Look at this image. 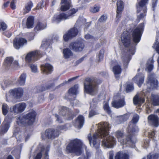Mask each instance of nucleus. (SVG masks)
Instances as JSON below:
<instances>
[{"instance_id":"de8ad7c7","label":"nucleus","mask_w":159,"mask_h":159,"mask_svg":"<svg viewBox=\"0 0 159 159\" xmlns=\"http://www.w3.org/2000/svg\"><path fill=\"white\" fill-rule=\"evenodd\" d=\"M52 85H51L48 86H47L46 85H44L41 86L40 87H38L37 88L38 91L37 92V93L40 92H42L43 91L49 89L52 86Z\"/></svg>"},{"instance_id":"1a4fd4ad","label":"nucleus","mask_w":159,"mask_h":159,"mask_svg":"<svg viewBox=\"0 0 159 159\" xmlns=\"http://www.w3.org/2000/svg\"><path fill=\"white\" fill-rule=\"evenodd\" d=\"M128 136L126 137V139L124 140L123 137V134L120 130L117 131L116 133V135L118 141L120 142L121 145L129 144L131 147L134 148L135 146L134 144L136 141V138L134 137L133 133L129 132Z\"/></svg>"},{"instance_id":"e2e57ef3","label":"nucleus","mask_w":159,"mask_h":159,"mask_svg":"<svg viewBox=\"0 0 159 159\" xmlns=\"http://www.w3.org/2000/svg\"><path fill=\"white\" fill-rule=\"evenodd\" d=\"M149 140L148 139L145 140L143 147L144 148H147L149 146Z\"/></svg>"},{"instance_id":"69168bd1","label":"nucleus","mask_w":159,"mask_h":159,"mask_svg":"<svg viewBox=\"0 0 159 159\" xmlns=\"http://www.w3.org/2000/svg\"><path fill=\"white\" fill-rule=\"evenodd\" d=\"M43 7V2H40L37 5V8L38 9L42 8Z\"/></svg>"},{"instance_id":"052dcab7","label":"nucleus","mask_w":159,"mask_h":159,"mask_svg":"<svg viewBox=\"0 0 159 159\" xmlns=\"http://www.w3.org/2000/svg\"><path fill=\"white\" fill-rule=\"evenodd\" d=\"M157 0H153L152 1V8L154 11L155 10V8L157 6Z\"/></svg>"},{"instance_id":"8fccbe9b","label":"nucleus","mask_w":159,"mask_h":159,"mask_svg":"<svg viewBox=\"0 0 159 159\" xmlns=\"http://www.w3.org/2000/svg\"><path fill=\"white\" fill-rule=\"evenodd\" d=\"M104 52V51L103 49H102L100 50L99 53L97 56V57L98 58V61H101L103 59Z\"/></svg>"},{"instance_id":"a211bd4d","label":"nucleus","mask_w":159,"mask_h":159,"mask_svg":"<svg viewBox=\"0 0 159 159\" xmlns=\"http://www.w3.org/2000/svg\"><path fill=\"white\" fill-rule=\"evenodd\" d=\"M26 107L25 103L21 102L16 104L13 106L11 107L10 108V111L16 114L20 113L23 112Z\"/></svg>"},{"instance_id":"680f3d73","label":"nucleus","mask_w":159,"mask_h":159,"mask_svg":"<svg viewBox=\"0 0 159 159\" xmlns=\"http://www.w3.org/2000/svg\"><path fill=\"white\" fill-rule=\"evenodd\" d=\"M107 19V17L106 16L103 15L101 16L100 18L98 20L100 22H103L105 21Z\"/></svg>"},{"instance_id":"c756f323","label":"nucleus","mask_w":159,"mask_h":159,"mask_svg":"<svg viewBox=\"0 0 159 159\" xmlns=\"http://www.w3.org/2000/svg\"><path fill=\"white\" fill-rule=\"evenodd\" d=\"M23 146L22 144H21L18 147L17 149L14 150L12 152V154L15 155L16 159H19L20 157V153Z\"/></svg>"},{"instance_id":"72a5a7b5","label":"nucleus","mask_w":159,"mask_h":159,"mask_svg":"<svg viewBox=\"0 0 159 159\" xmlns=\"http://www.w3.org/2000/svg\"><path fill=\"white\" fill-rule=\"evenodd\" d=\"M63 56L65 59H68L73 56V54L72 52L68 48L63 49Z\"/></svg>"},{"instance_id":"4c0bfd02","label":"nucleus","mask_w":159,"mask_h":159,"mask_svg":"<svg viewBox=\"0 0 159 159\" xmlns=\"http://www.w3.org/2000/svg\"><path fill=\"white\" fill-rule=\"evenodd\" d=\"M34 18L32 16H29L27 19L26 25L28 28H31L33 27Z\"/></svg>"},{"instance_id":"f03ea898","label":"nucleus","mask_w":159,"mask_h":159,"mask_svg":"<svg viewBox=\"0 0 159 159\" xmlns=\"http://www.w3.org/2000/svg\"><path fill=\"white\" fill-rule=\"evenodd\" d=\"M144 27V23L140 24L138 27L133 31L132 35L134 43H131V37L128 32H124L121 35V39L122 43L124 46L129 48L128 52L129 54L132 55L134 54L135 46L140 40ZM131 57L132 56L130 54L126 55L124 56H122V60L125 68L127 67Z\"/></svg>"},{"instance_id":"6e6d98bb","label":"nucleus","mask_w":159,"mask_h":159,"mask_svg":"<svg viewBox=\"0 0 159 159\" xmlns=\"http://www.w3.org/2000/svg\"><path fill=\"white\" fill-rule=\"evenodd\" d=\"M7 28L6 24L4 22L0 21V30H5Z\"/></svg>"},{"instance_id":"dca6fc26","label":"nucleus","mask_w":159,"mask_h":159,"mask_svg":"<svg viewBox=\"0 0 159 159\" xmlns=\"http://www.w3.org/2000/svg\"><path fill=\"white\" fill-rule=\"evenodd\" d=\"M59 135V132L52 129H47L44 133H42L41 137L43 139L46 138L53 139L57 137Z\"/></svg>"},{"instance_id":"7c9ffc66","label":"nucleus","mask_w":159,"mask_h":159,"mask_svg":"<svg viewBox=\"0 0 159 159\" xmlns=\"http://www.w3.org/2000/svg\"><path fill=\"white\" fill-rule=\"evenodd\" d=\"M112 71L115 75L116 78L117 79H118L119 75L121 72V68L120 66L118 65H116L113 67Z\"/></svg>"},{"instance_id":"c9c22d12","label":"nucleus","mask_w":159,"mask_h":159,"mask_svg":"<svg viewBox=\"0 0 159 159\" xmlns=\"http://www.w3.org/2000/svg\"><path fill=\"white\" fill-rule=\"evenodd\" d=\"M33 6V4L32 2L30 1L26 3L25 8L23 9V13L24 14H25L28 13L31 10V8Z\"/></svg>"},{"instance_id":"79ce46f5","label":"nucleus","mask_w":159,"mask_h":159,"mask_svg":"<svg viewBox=\"0 0 159 159\" xmlns=\"http://www.w3.org/2000/svg\"><path fill=\"white\" fill-rule=\"evenodd\" d=\"M78 85L77 84L75 85L72 87L68 90L69 93L73 95H76L78 92Z\"/></svg>"},{"instance_id":"c03bdc74","label":"nucleus","mask_w":159,"mask_h":159,"mask_svg":"<svg viewBox=\"0 0 159 159\" xmlns=\"http://www.w3.org/2000/svg\"><path fill=\"white\" fill-rule=\"evenodd\" d=\"M154 61L153 59H149L148 63V66L146 69V70H147L149 72H151L153 68V63Z\"/></svg>"},{"instance_id":"ea45409f","label":"nucleus","mask_w":159,"mask_h":159,"mask_svg":"<svg viewBox=\"0 0 159 159\" xmlns=\"http://www.w3.org/2000/svg\"><path fill=\"white\" fill-rule=\"evenodd\" d=\"M46 25L45 22H38L34 29L37 30H42L46 28Z\"/></svg>"},{"instance_id":"7ed1b4c3","label":"nucleus","mask_w":159,"mask_h":159,"mask_svg":"<svg viewBox=\"0 0 159 159\" xmlns=\"http://www.w3.org/2000/svg\"><path fill=\"white\" fill-rule=\"evenodd\" d=\"M158 82L154 73L150 74L148 75V81L145 86H149L146 89L143 90L139 94H137L134 98L133 101L134 105H141L144 103L146 98L148 99V96L149 95L150 91L151 89L157 88L158 85Z\"/></svg>"},{"instance_id":"4468645a","label":"nucleus","mask_w":159,"mask_h":159,"mask_svg":"<svg viewBox=\"0 0 159 159\" xmlns=\"http://www.w3.org/2000/svg\"><path fill=\"white\" fill-rule=\"evenodd\" d=\"M4 66L7 69L16 70L20 67L18 61H14L13 58L11 57L6 58L4 60Z\"/></svg>"},{"instance_id":"cd10ccee","label":"nucleus","mask_w":159,"mask_h":159,"mask_svg":"<svg viewBox=\"0 0 159 159\" xmlns=\"http://www.w3.org/2000/svg\"><path fill=\"white\" fill-rule=\"evenodd\" d=\"M26 75L25 73H22L19 76L16 81V84L20 86H24L25 83Z\"/></svg>"},{"instance_id":"4be33fe9","label":"nucleus","mask_w":159,"mask_h":159,"mask_svg":"<svg viewBox=\"0 0 159 159\" xmlns=\"http://www.w3.org/2000/svg\"><path fill=\"white\" fill-rule=\"evenodd\" d=\"M148 122L151 125L155 127L159 125V118L156 115L151 114L148 118Z\"/></svg>"},{"instance_id":"393cba45","label":"nucleus","mask_w":159,"mask_h":159,"mask_svg":"<svg viewBox=\"0 0 159 159\" xmlns=\"http://www.w3.org/2000/svg\"><path fill=\"white\" fill-rule=\"evenodd\" d=\"M84 117L82 115H80L77 118L74 125L75 127L80 129L84 125Z\"/></svg>"},{"instance_id":"2f4dec72","label":"nucleus","mask_w":159,"mask_h":159,"mask_svg":"<svg viewBox=\"0 0 159 159\" xmlns=\"http://www.w3.org/2000/svg\"><path fill=\"white\" fill-rule=\"evenodd\" d=\"M10 126L9 123L4 121L2 125V127L0 130L1 133L4 134L7 132Z\"/></svg>"},{"instance_id":"6e6552de","label":"nucleus","mask_w":159,"mask_h":159,"mask_svg":"<svg viewBox=\"0 0 159 159\" xmlns=\"http://www.w3.org/2000/svg\"><path fill=\"white\" fill-rule=\"evenodd\" d=\"M58 115L57 113L53 114L55 117L56 120L59 123L63 122V119L61 116L66 117L68 120L72 119L75 115H74L70 110L66 107L60 106L58 107Z\"/></svg>"},{"instance_id":"bb28decb","label":"nucleus","mask_w":159,"mask_h":159,"mask_svg":"<svg viewBox=\"0 0 159 159\" xmlns=\"http://www.w3.org/2000/svg\"><path fill=\"white\" fill-rule=\"evenodd\" d=\"M130 114L126 113L123 115L118 116L116 119L117 123L120 124L126 121L129 118Z\"/></svg>"},{"instance_id":"603ef678","label":"nucleus","mask_w":159,"mask_h":159,"mask_svg":"<svg viewBox=\"0 0 159 159\" xmlns=\"http://www.w3.org/2000/svg\"><path fill=\"white\" fill-rule=\"evenodd\" d=\"M134 88L133 86V84H127L126 88V91L128 93L134 90Z\"/></svg>"},{"instance_id":"f8f14e48","label":"nucleus","mask_w":159,"mask_h":159,"mask_svg":"<svg viewBox=\"0 0 159 159\" xmlns=\"http://www.w3.org/2000/svg\"><path fill=\"white\" fill-rule=\"evenodd\" d=\"M149 0H141L136 4L137 12L139 13L142 11L141 14L138 16L137 19L139 21L140 20L143 18L146 15L147 11V5L148 4Z\"/></svg>"},{"instance_id":"c85d7f7f","label":"nucleus","mask_w":159,"mask_h":159,"mask_svg":"<svg viewBox=\"0 0 159 159\" xmlns=\"http://www.w3.org/2000/svg\"><path fill=\"white\" fill-rule=\"evenodd\" d=\"M61 11H65L68 10L71 7L70 3L67 0H61Z\"/></svg>"},{"instance_id":"09e8293b","label":"nucleus","mask_w":159,"mask_h":159,"mask_svg":"<svg viewBox=\"0 0 159 159\" xmlns=\"http://www.w3.org/2000/svg\"><path fill=\"white\" fill-rule=\"evenodd\" d=\"M159 157L158 154L157 153H150L147 156V159H157ZM145 159V157L142 159Z\"/></svg>"},{"instance_id":"49530a36","label":"nucleus","mask_w":159,"mask_h":159,"mask_svg":"<svg viewBox=\"0 0 159 159\" xmlns=\"http://www.w3.org/2000/svg\"><path fill=\"white\" fill-rule=\"evenodd\" d=\"M9 109V107L6 104L4 103L2 104V109L3 114L4 115H6L7 114Z\"/></svg>"},{"instance_id":"774afa93","label":"nucleus","mask_w":159,"mask_h":159,"mask_svg":"<svg viewBox=\"0 0 159 159\" xmlns=\"http://www.w3.org/2000/svg\"><path fill=\"white\" fill-rule=\"evenodd\" d=\"M114 154L112 151H110L109 152V159H113Z\"/></svg>"},{"instance_id":"9b49d317","label":"nucleus","mask_w":159,"mask_h":159,"mask_svg":"<svg viewBox=\"0 0 159 159\" xmlns=\"http://www.w3.org/2000/svg\"><path fill=\"white\" fill-rule=\"evenodd\" d=\"M78 11V9L73 8L66 13H62L59 15H55L52 19L53 23H58L61 20L69 19L73 16Z\"/></svg>"},{"instance_id":"473e14b6","label":"nucleus","mask_w":159,"mask_h":159,"mask_svg":"<svg viewBox=\"0 0 159 159\" xmlns=\"http://www.w3.org/2000/svg\"><path fill=\"white\" fill-rule=\"evenodd\" d=\"M51 43V40L49 39H44L42 41L41 49L44 51L48 49Z\"/></svg>"},{"instance_id":"5701e85b","label":"nucleus","mask_w":159,"mask_h":159,"mask_svg":"<svg viewBox=\"0 0 159 159\" xmlns=\"http://www.w3.org/2000/svg\"><path fill=\"white\" fill-rule=\"evenodd\" d=\"M78 29L75 27L70 29L68 32L63 36V39L65 41H67L72 37L76 36L78 33Z\"/></svg>"},{"instance_id":"e433bc0d","label":"nucleus","mask_w":159,"mask_h":159,"mask_svg":"<svg viewBox=\"0 0 159 159\" xmlns=\"http://www.w3.org/2000/svg\"><path fill=\"white\" fill-rule=\"evenodd\" d=\"M20 128L18 127L15 126V129L13 133V136H15L18 141H20L22 137L20 135L21 132L19 131Z\"/></svg>"},{"instance_id":"5fc2aeb1","label":"nucleus","mask_w":159,"mask_h":159,"mask_svg":"<svg viewBox=\"0 0 159 159\" xmlns=\"http://www.w3.org/2000/svg\"><path fill=\"white\" fill-rule=\"evenodd\" d=\"M155 134V131L154 130H151L150 132H148V137L149 138L152 139L153 140L155 141L154 137Z\"/></svg>"},{"instance_id":"20e7f679","label":"nucleus","mask_w":159,"mask_h":159,"mask_svg":"<svg viewBox=\"0 0 159 159\" xmlns=\"http://www.w3.org/2000/svg\"><path fill=\"white\" fill-rule=\"evenodd\" d=\"M45 53H42L40 51H36L30 52L26 55L25 60L27 63H29V66L31 71L33 73H36L38 71L37 66L35 64H32L38 60L42 55L45 54Z\"/></svg>"},{"instance_id":"6ab92c4d","label":"nucleus","mask_w":159,"mask_h":159,"mask_svg":"<svg viewBox=\"0 0 159 159\" xmlns=\"http://www.w3.org/2000/svg\"><path fill=\"white\" fill-rule=\"evenodd\" d=\"M84 47V44L82 40L72 42L69 45V48L75 52L82 51Z\"/></svg>"},{"instance_id":"0e129e2a","label":"nucleus","mask_w":159,"mask_h":159,"mask_svg":"<svg viewBox=\"0 0 159 159\" xmlns=\"http://www.w3.org/2000/svg\"><path fill=\"white\" fill-rule=\"evenodd\" d=\"M96 114V112L93 110H92L90 111L89 112V117H91Z\"/></svg>"},{"instance_id":"b1692460","label":"nucleus","mask_w":159,"mask_h":159,"mask_svg":"<svg viewBox=\"0 0 159 159\" xmlns=\"http://www.w3.org/2000/svg\"><path fill=\"white\" fill-rule=\"evenodd\" d=\"M144 76L142 73H138L133 78V80L139 87H140L144 82Z\"/></svg>"},{"instance_id":"37998d69","label":"nucleus","mask_w":159,"mask_h":159,"mask_svg":"<svg viewBox=\"0 0 159 159\" xmlns=\"http://www.w3.org/2000/svg\"><path fill=\"white\" fill-rule=\"evenodd\" d=\"M12 84V83L11 80H4L1 83V87L3 90L7 87Z\"/></svg>"},{"instance_id":"a18cd8bd","label":"nucleus","mask_w":159,"mask_h":159,"mask_svg":"<svg viewBox=\"0 0 159 159\" xmlns=\"http://www.w3.org/2000/svg\"><path fill=\"white\" fill-rule=\"evenodd\" d=\"M103 107L104 110L107 113L109 114H111V111L109 106L108 102L104 101V102L103 103Z\"/></svg>"},{"instance_id":"3c124183","label":"nucleus","mask_w":159,"mask_h":159,"mask_svg":"<svg viewBox=\"0 0 159 159\" xmlns=\"http://www.w3.org/2000/svg\"><path fill=\"white\" fill-rule=\"evenodd\" d=\"M85 38L87 40H90L91 41H94L96 40V38L94 37L89 34L85 35Z\"/></svg>"},{"instance_id":"f704fd0d","label":"nucleus","mask_w":159,"mask_h":159,"mask_svg":"<svg viewBox=\"0 0 159 159\" xmlns=\"http://www.w3.org/2000/svg\"><path fill=\"white\" fill-rule=\"evenodd\" d=\"M115 159H129V155L123 152H119L116 154Z\"/></svg>"},{"instance_id":"9d476101","label":"nucleus","mask_w":159,"mask_h":159,"mask_svg":"<svg viewBox=\"0 0 159 159\" xmlns=\"http://www.w3.org/2000/svg\"><path fill=\"white\" fill-rule=\"evenodd\" d=\"M24 90L21 87L11 89L6 94V101L15 102L13 100L14 98L17 99L20 98L22 96Z\"/></svg>"},{"instance_id":"bf43d9fd","label":"nucleus","mask_w":159,"mask_h":159,"mask_svg":"<svg viewBox=\"0 0 159 159\" xmlns=\"http://www.w3.org/2000/svg\"><path fill=\"white\" fill-rule=\"evenodd\" d=\"M99 10V7H94L90 9L91 12L93 13H96Z\"/></svg>"},{"instance_id":"a19ab883","label":"nucleus","mask_w":159,"mask_h":159,"mask_svg":"<svg viewBox=\"0 0 159 159\" xmlns=\"http://www.w3.org/2000/svg\"><path fill=\"white\" fill-rule=\"evenodd\" d=\"M152 103L154 106L159 105V94L157 95L152 94L151 96Z\"/></svg>"},{"instance_id":"39448f33","label":"nucleus","mask_w":159,"mask_h":159,"mask_svg":"<svg viewBox=\"0 0 159 159\" xmlns=\"http://www.w3.org/2000/svg\"><path fill=\"white\" fill-rule=\"evenodd\" d=\"M97 79L95 78L90 77L86 78L84 83V91L91 95L95 94L97 92Z\"/></svg>"},{"instance_id":"412c9836","label":"nucleus","mask_w":159,"mask_h":159,"mask_svg":"<svg viewBox=\"0 0 159 159\" xmlns=\"http://www.w3.org/2000/svg\"><path fill=\"white\" fill-rule=\"evenodd\" d=\"M117 10L116 21V23H117L119 22L120 18L121 17L122 11L124 8L123 2L121 0H118L117 3Z\"/></svg>"},{"instance_id":"13d9d810","label":"nucleus","mask_w":159,"mask_h":159,"mask_svg":"<svg viewBox=\"0 0 159 159\" xmlns=\"http://www.w3.org/2000/svg\"><path fill=\"white\" fill-rule=\"evenodd\" d=\"M66 127L65 125H61L58 126L56 129L55 130H57V131L59 132V134L61 132V131L64 130H66Z\"/></svg>"},{"instance_id":"423d86ee","label":"nucleus","mask_w":159,"mask_h":159,"mask_svg":"<svg viewBox=\"0 0 159 159\" xmlns=\"http://www.w3.org/2000/svg\"><path fill=\"white\" fill-rule=\"evenodd\" d=\"M36 115V112L32 110L25 115L24 117L22 116H18L16 121L17 124L18 125H32L35 121Z\"/></svg>"},{"instance_id":"f3484780","label":"nucleus","mask_w":159,"mask_h":159,"mask_svg":"<svg viewBox=\"0 0 159 159\" xmlns=\"http://www.w3.org/2000/svg\"><path fill=\"white\" fill-rule=\"evenodd\" d=\"M111 104L113 107L118 109L126 105V102L124 97H121L119 95L115 96Z\"/></svg>"},{"instance_id":"aec40b11","label":"nucleus","mask_w":159,"mask_h":159,"mask_svg":"<svg viewBox=\"0 0 159 159\" xmlns=\"http://www.w3.org/2000/svg\"><path fill=\"white\" fill-rule=\"evenodd\" d=\"M27 43V40L23 38H16L14 39L13 42L14 48L17 49L26 45Z\"/></svg>"},{"instance_id":"ddd939ff","label":"nucleus","mask_w":159,"mask_h":159,"mask_svg":"<svg viewBox=\"0 0 159 159\" xmlns=\"http://www.w3.org/2000/svg\"><path fill=\"white\" fill-rule=\"evenodd\" d=\"M38 149L40 152L37 153L34 156V159H41L42 154L44 155V159H49L48 152L50 150V146L49 145H43L41 144H39Z\"/></svg>"},{"instance_id":"4d7b16f0","label":"nucleus","mask_w":159,"mask_h":159,"mask_svg":"<svg viewBox=\"0 0 159 159\" xmlns=\"http://www.w3.org/2000/svg\"><path fill=\"white\" fill-rule=\"evenodd\" d=\"M16 0H12L10 3V7L13 10L15 9L16 8Z\"/></svg>"},{"instance_id":"58836bf2","label":"nucleus","mask_w":159,"mask_h":159,"mask_svg":"<svg viewBox=\"0 0 159 159\" xmlns=\"http://www.w3.org/2000/svg\"><path fill=\"white\" fill-rule=\"evenodd\" d=\"M158 36L157 34L155 40V42L154 43L152 47L155 49L156 52L159 54V43L157 44V43L158 42ZM157 62L158 63V66L157 69L158 70L159 69V57L157 59Z\"/></svg>"},{"instance_id":"a878e982","label":"nucleus","mask_w":159,"mask_h":159,"mask_svg":"<svg viewBox=\"0 0 159 159\" xmlns=\"http://www.w3.org/2000/svg\"><path fill=\"white\" fill-rule=\"evenodd\" d=\"M41 68L42 71L46 74H50L52 71V66L48 63L42 65Z\"/></svg>"},{"instance_id":"864d4df0","label":"nucleus","mask_w":159,"mask_h":159,"mask_svg":"<svg viewBox=\"0 0 159 159\" xmlns=\"http://www.w3.org/2000/svg\"><path fill=\"white\" fill-rule=\"evenodd\" d=\"M86 157H80L78 159H89L91 157V153L88 151L86 152Z\"/></svg>"},{"instance_id":"f257e3e1","label":"nucleus","mask_w":159,"mask_h":159,"mask_svg":"<svg viewBox=\"0 0 159 159\" xmlns=\"http://www.w3.org/2000/svg\"><path fill=\"white\" fill-rule=\"evenodd\" d=\"M97 133L94 134L93 137L91 134L88 135V139L91 146L97 149L99 148L100 139H102V146L108 148H112L116 145L115 138L109 135V131L111 126L107 122H101L98 124Z\"/></svg>"},{"instance_id":"338daca9","label":"nucleus","mask_w":159,"mask_h":159,"mask_svg":"<svg viewBox=\"0 0 159 159\" xmlns=\"http://www.w3.org/2000/svg\"><path fill=\"white\" fill-rule=\"evenodd\" d=\"M95 100L94 99H93L92 101L90 103V107L91 108H93V105H95L96 103V102H95Z\"/></svg>"},{"instance_id":"0eeeda50","label":"nucleus","mask_w":159,"mask_h":159,"mask_svg":"<svg viewBox=\"0 0 159 159\" xmlns=\"http://www.w3.org/2000/svg\"><path fill=\"white\" fill-rule=\"evenodd\" d=\"M82 144L81 140L75 139L72 140L66 147V151L68 153H74L77 155H80L82 152Z\"/></svg>"},{"instance_id":"2eb2a0df","label":"nucleus","mask_w":159,"mask_h":159,"mask_svg":"<svg viewBox=\"0 0 159 159\" xmlns=\"http://www.w3.org/2000/svg\"><path fill=\"white\" fill-rule=\"evenodd\" d=\"M139 118V116L137 114H135L134 115L133 119L131 122L129 123L127 128V131L129 132L130 133L131 132V133L134 134L138 132L139 129L136 124L138 122Z\"/></svg>"}]
</instances>
